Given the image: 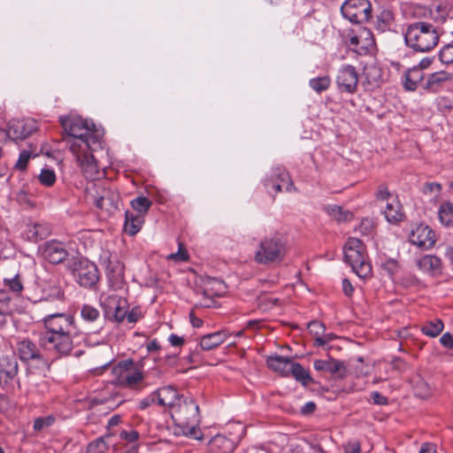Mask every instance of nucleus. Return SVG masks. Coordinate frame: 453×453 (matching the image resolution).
<instances>
[{
    "instance_id": "nucleus-8",
    "label": "nucleus",
    "mask_w": 453,
    "mask_h": 453,
    "mask_svg": "<svg viewBox=\"0 0 453 453\" xmlns=\"http://www.w3.org/2000/svg\"><path fill=\"white\" fill-rule=\"evenodd\" d=\"M19 360L15 354L0 357V388L8 390L14 384L20 388L21 381L19 378Z\"/></svg>"
},
{
    "instance_id": "nucleus-63",
    "label": "nucleus",
    "mask_w": 453,
    "mask_h": 453,
    "mask_svg": "<svg viewBox=\"0 0 453 453\" xmlns=\"http://www.w3.org/2000/svg\"><path fill=\"white\" fill-rule=\"evenodd\" d=\"M397 267H398V265H397V262L395 260H388L386 264H385V268L387 270H388V272L390 273H395L397 270Z\"/></svg>"
},
{
    "instance_id": "nucleus-37",
    "label": "nucleus",
    "mask_w": 453,
    "mask_h": 453,
    "mask_svg": "<svg viewBox=\"0 0 453 453\" xmlns=\"http://www.w3.org/2000/svg\"><path fill=\"white\" fill-rule=\"evenodd\" d=\"M12 310V298L10 293L5 289H0V313L4 317L5 323L6 315Z\"/></svg>"
},
{
    "instance_id": "nucleus-13",
    "label": "nucleus",
    "mask_w": 453,
    "mask_h": 453,
    "mask_svg": "<svg viewBox=\"0 0 453 453\" xmlns=\"http://www.w3.org/2000/svg\"><path fill=\"white\" fill-rule=\"evenodd\" d=\"M119 202V194L111 188L97 186L93 195V203L100 210L111 214L117 209Z\"/></svg>"
},
{
    "instance_id": "nucleus-15",
    "label": "nucleus",
    "mask_w": 453,
    "mask_h": 453,
    "mask_svg": "<svg viewBox=\"0 0 453 453\" xmlns=\"http://www.w3.org/2000/svg\"><path fill=\"white\" fill-rule=\"evenodd\" d=\"M349 45L358 55H367L375 45L372 33L365 27H360L357 34L349 36Z\"/></svg>"
},
{
    "instance_id": "nucleus-24",
    "label": "nucleus",
    "mask_w": 453,
    "mask_h": 453,
    "mask_svg": "<svg viewBox=\"0 0 453 453\" xmlns=\"http://www.w3.org/2000/svg\"><path fill=\"white\" fill-rule=\"evenodd\" d=\"M42 298L40 301H63L65 299L64 290L56 279H50L44 281L42 287Z\"/></svg>"
},
{
    "instance_id": "nucleus-11",
    "label": "nucleus",
    "mask_w": 453,
    "mask_h": 453,
    "mask_svg": "<svg viewBox=\"0 0 453 453\" xmlns=\"http://www.w3.org/2000/svg\"><path fill=\"white\" fill-rule=\"evenodd\" d=\"M265 186L268 188V192L273 191L275 194L283 190L291 192L295 189L288 173L281 166L273 167L271 170L270 176L265 180Z\"/></svg>"
},
{
    "instance_id": "nucleus-62",
    "label": "nucleus",
    "mask_w": 453,
    "mask_h": 453,
    "mask_svg": "<svg viewBox=\"0 0 453 453\" xmlns=\"http://www.w3.org/2000/svg\"><path fill=\"white\" fill-rule=\"evenodd\" d=\"M169 342L173 346H180L184 343V339L173 334L169 336Z\"/></svg>"
},
{
    "instance_id": "nucleus-16",
    "label": "nucleus",
    "mask_w": 453,
    "mask_h": 453,
    "mask_svg": "<svg viewBox=\"0 0 453 453\" xmlns=\"http://www.w3.org/2000/svg\"><path fill=\"white\" fill-rule=\"evenodd\" d=\"M16 351L18 353V359L19 358L24 363L36 361L42 365H47V360L42 354L40 349L30 339H23L17 342Z\"/></svg>"
},
{
    "instance_id": "nucleus-39",
    "label": "nucleus",
    "mask_w": 453,
    "mask_h": 453,
    "mask_svg": "<svg viewBox=\"0 0 453 453\" xmlns=\"http://www.w3.org/2000/svg\"><path fill=\"white\" fill-rule=\"evenodd\" d=\"M331 84V79L329 76H321L313 78L309 81L310 87L317 93L326 91Z\"/></svg>"
},
{
    "instance_id": "nucleus-20",
    "label": "nucleus",
    "mask_w": 453,
    "mask_h": 453,
    "mask_svg": "<svg viewBox=\"0 0 453 453\" xmlns=\"http://www.w3.org/2000/svg\"><path fill=\"white\" fill-rule=\"evenodd\" d=\"M42 257L51 264H60L68 256V251L63 242L50 241L44 243L42 248Z\"/></svg>"
},
{
    "instance_id": "nucleus-31",
    "label": "nucleus",
    "mask_w": 453,
    "mask_h": 453,
    "mask_svg": "<svg viewBox=\"0 0 453 453\" xmlns=\"http://www.w3.org/2000/svg\"><path fill=\"white\" fill-rule=\"evenodd\" d=\"M424 73L420 67L413 66L404 73V88L409 91H414L418 84L423 80Z\"/></svg>"
},
{
    "instance_id": "nucleus-49",
    "label": "nucleus",
    "mask_w": 453,
    "mask_h": 453,
    "mask_svg": "<svg viewBox=\"0 0 453 453\" xmlns=\"http://www.w3.org/2000/svg\"><path fill=\"white\" fill-rule=\"evenodd\" d=\"M31 158V152L28 150H23L20 152L19 159L15 165V167L19 170H25L27 167V165Z\"/></svg>"
},
{
    "instance_id": "nucleus-51",
    "label": "nucleus",
    "mask_w": 453,
    "mask_h": 453,
    "mask_svg": "<svg viewBox=\"0 0 453 453\" xmlns=\"http://www.w3.org/2000/svg\"><path fill=\"white\" fill-rule=\"evenodd\" d=\"M344 453H360L361 446L358 441L350 440L343 446Z\"/></svg>"
},
{
    "instance_id": "nucleus-54",
    "label": "nucleus",
    "mask_w": 453,
    "mask_h": 453,
    "mask_svg": "<svg viewBox=\"0 0 453 453\" xmlns=\"http://www.w3.org/2000/svg\"><path fill=\"white\" fill-rule=\"evenodd\" d=\"M370 396L374 404L382 406L387 405L388 403V398L377 391L372 392Z\"/></svg>"
},
{
    "instance_id": "nucleus-41",
    "label": "nucleus",
    "mask_w": 453,
    "mask_h": 453,
    "mask_svg": "<svg viewBox=\"0 0 453 453\" xmlns=\"http://www.w3.org/2000/svg\"><path fill=\"white\" fill-rule=\"evenodd\" d=\"M56 421L54 415H48L44 417H38L34 420V430L36 432L43 431L50 427Z\"/></svg>"
},
{
    "instance_id": "nucleus-6",
    "label": "nucleus",
    "mask_w": 453,
    "mask_h": 453,
    "mask_svg": "<svg viewBox=\"0 0 453 453\" xmlns=\"http://www.w3.org/2000/svg\"><path fill=\"white\" fill-rule=\"evenodd\" d=\"M286 254V246L278 236L263 239L255 254V260L262 265L280 262Z\"/></svg>"
},
{
    "instance_id": "nucleus-18",
    "label": "nucleus",
    "mask_w": 453,
    "mask_h": 453,
    "mask_svg": "<svg viewBox=\"0 0 453 453\" xmlns=\"http://www.w3.org/2000/svg\"><path fill=\"white\" fill-rule=\"evenodd\" d=\"M358 81V75L354 66L350 65H342L338 71L336 83L342 92L352 94L356 91Z\"/></svg>"
},
{
    "instance_id": "nucleus-53",
    "label": "nucleus",
    "mask_w": 453,
    "mask_h": 453,
    "mask_svg": "<svg viewBox=\"0 0 453 453\" xmlns=\"http://www.w3.org/2000/svg\"><path fill=\"white\" fill-rule=\"evenodd\" d=\"M441 11L446 18L453 19V0H445Z\"/></svg>"
},
{
    "instance_id": "nucleus-58",
    "label": "nucleus",
    "mask_w": 453,
    "mask_h": 453,
    "mask_svg": "<svg viewBox=\"0 0 453 453\" xmlns=\"http://www.w3.org/2000/svg\"><path fill=\"white\" fill-rule=\"evenodd\" d=\"M342 291L347 296H351L354 291V288L348 279H343L342 280Z\"/></svg>"
},
{
    "instance_id": "nucleus-1",
    "label": "nucleus",
    "mask_w": 453,
    "mask_h": 453,
    "mask_svg": "<svg viewBox=\"0 0 453 453\" xmlns=\"http://www.w3.org/2000/svg\"><path fill=\"white\" fill-rule=\"evenodd\" d=\"M45 332L40 334V344L56 358L71 356L84 339L76 327L73 315L65 312L49 314L42 319Z\"/></svg>"
},
{
    "instance_id": "nucleus-50",
    "label": "nucleus",
    "mask_w": 453,
    "mask_h": 453,
    "mask_svg": "<svg viewBox=\"0 0 453 453\" xmlns=\"http://www.w3.org/2000/svg\"><path fill=\"white\" fill-rule=\"evenodd\" d=\"M372 221L369 219H365L357 226V231H358L361 234L367 235L372 232Z\"/></svg>"
},
{
    "instance_id": "nucleus-4",
    "label": "nucleus",
    "mask_w": 453,
    "mask_h": 453,
    "mask_svg": "<svg viewBox=\"0 0 453 453\" xmlns=\"http://www.w3.org/2000/svg\"><path fill=\"white\" fill-rule=\"evenodd\" d=\"M170 413L175 424L182 428L183 434L200 439L197 436L199 407L193 398L183 396Z\"/></svg>"
},
{
    "instance_id": "nucleus-5",
    "label": "nucleus",
    "mask_w": 453,
    "mask_h": 453,
    "mask_svg": "<svg viewBox=\"0 0 453 453\" xmlns=\"http://www.w3.org/2000/svg\"><path fill=\"white\" fill-rule=\"evenodd\" d=\"M344 259L359 278L365 279L371 275L372 265L366 261L364 244L359 239H348L344 246Z\"/></svg>"
},
{
    "instance_id": "nucleus-44",
    "label": "nucleus",
    "mask_w": 453,
    "mask_h": 453,
    "mask_svg": "<svg viewBox=\"0 0 453 453\" xmlns=\"http://www.w3.org/2000/svg\"><path fill=\"white\" fill-rule=\"evenodd\" d=\"M38 179L42 185L51 187L56 182V174L52 169L43 168L42 169Z\"/></svg>"
},
{
    "instance_id": "nucleus-29",
    "label": "nucleus",
    "mask_w": 453,
    "mask_h": 453,
    "mask_svg": "<svg viewBox=\"0 0 453 453\" xmlns=\"http://www.w3.org/2000/svg\"><path fill=\"white\" fill-rule=\"evenodd\" d=\"M292 361L288 357L281 356H273L267 359V365L273 371L279 372L284 376L289 375V370Z\"/></svg>"
},
{
    "instance_id": "nucleus-55",
    "label": "nucleus",
    "mask_w": 453,
    "mask_h": 453,
    "mask_svg": "<svg viewBox=\"0 0 453 453\" xmlns=\"http://www.w3.org/2000/svg\"><path fill=\"white\" fill-rule=\"evenodd\" d=\"M156 403H157V396H156V394L154 391L140 402L139 408L141 410H144V409L148 408L149 406H150L151 404Z\"/></svg>"
},
{
    "instance_id": "nucleus-12",
    "label": "nucleus",
    "mask_w": 453,
    "mask_h": 453,
    "mask_svg": "<svg viewBox=\"0 0 453 453\" xmlns=\"http://www.w3.org/2000/svg\"><path fill=\"white\" fill-rule=\"evenodd\" d=\"M73 273L78 284L84 288H92L99 279L96 265L88 260L75 262Z\"/></svg>"
},
{
    "instance_id": "nucleus-23",
    "label": "nucleus",
    "mask_w": 453,
    "mask_h": 453,
    "mask_svg": "<svg viewBox=\"0 0 453 453\" xmlns=\"http://www.w3.org/2000/svg\"><path fill=\"white\" fill-rule=\"evenodd\" d=\"M155 394L157 396V403L161 406L168 407L170 412L183 397V395H179L177 390L172 386L158 388L155 391Z\"/></svg>"
},
{
    "instance_id": "nucleus-34",
    "label": "nucleus",
    "mask_w": 453,
    "mask_h": 453,
    "mask_svg": "<svg viewBox=\"0 0 453 453\" xmlns=\"http://www.w3.org/2000/svg\"><path fill=\"white\" fill-rule=\"evenodd\" d=\"M290 374L304 386H308L312 382V379L310 376L309 372L304 369L299 363L292 362L289 370V375Z\"/></svg>"
},
{
    "instance_id": "nucleus-19",
    "label": "nucleus",
    "mask_w": 453,
    "mask_h": 453,
    "mask_svg": "<svg viewBox=\"0 0 453 453\" xmlns=\"http://www.w3.org/2000/svg\"><path fill=\"white\" fill-rule=\"evenodd\" d=\"M37 129L34 119H14L9 124L8 135L14 140H23Z\"/></svg>"
},
{
    "instance_id": "nucleus-30",
    "label": "nucleus",
    "mask_w": 453,
    "mask_h": 453,
    "mask_svg": "<svg viewBox=\"0 0 453 453\" xmlns=\"http://www.w3.org/2000/svg\"><path fill=\"white\" fill-rule=\"evenodd\" d=\"M143 224V217L127 211L125 213L124 229L127 234L133 236L136 234L142 228Z\"/></svg>"
},
{
    "instance_id": "nucleus-42",
    "label": "nucleus",
    "mask_w": 453,
    "mask_h": 453,
    "mask_svg": "<svg viewBox=\"0 0 453 453\" xmlns=\"http://www.w3.org/2000/svg\"><path fill=\"white\" fill-rule=\"evenodd\" d=\"M4 281L5 287H7L9 290L16 296H19L24 288L23 282L19 274H16L14 277L10 279H4Z\"/></svg>"
},
{
    "instance_id": "nucleus-47",
    "label": "nucleus",
    "mask_w": 453,
    "mask_h": 453,
    "mask_svg": "<svg viewBox=\"0 0 453 453\" xmlns=\"http://www.w3.org/2000/svg\"><path fill=\"white\" fill-rule=\"evenodd\" d=\"M308 329L315 338H319L325 333L326 326L319 321L312 320L308 323Z\"/></svg>"
},
{
    "instance_id": "nucleus-21",
    "label": "nucleus",
    "mask_w": 453,
    "mask_h": 453,
    "mask_svg": "<svg viewBox=\"0 0 453 453\" xmlns=\"http://www.w3.org/2000/svg\"><path fill=\"white\" fill-rule=\"evenodd\" d=\"M105 270L111 287L114 289L121 288L124 283V265L116 257H111Z\"/></svg>"
},
{
    "instance_id": "nucleus-28",
    "label": "nucleus",
    "mask_w": 453,
    "mask_h": 453,
    "mask_svg": "<svg viewBox=\"0 0 453 453\" xmlns=\"http://www.w3.org/2000/svg\"><path fill=\"white\" fill-rule=\"evenodd\" d=\"M50 234V228L45 224L29 223L24 232L25 238L32 242H36L46 238Z\"/></svg>"
},
{
    "instance_id": "nucleus-48",
    "label": "nucleus",
    "mask_w": 453,
    "mask_h": 453,
    "mask_svg": "<svg viewBox=\"0 0 453 453\" xmlns=\"http://www.w3.org/2000/svg\"><path fill=\"white\" fill-rule=\"evenodd\" d=\"M375 197L378 201H387L392 198V194L388 191L386 185L381 184L378 187V190L375 193Z\"/></svg>"
},
{
    "instance_id": "nucleus-26",
    "label": "nucleus",
    "mask_w": 453,
    "mask_h": 453,
    "mask_svg": "<svg viewBox=\"0 0 453 453\" xmlns=\"http://www.w3.org/2000/svg\"><path fill=\"white\" fill-rule=\"evenodd\" d=\"M383 214L390 224H397L404 219L402 205L396 197L387 203Z\"/></svg>"
},
{
    "instance_id": "nucleus-64",
    "label": "nucleus",
    "mask_w": 453,
    "mask_h": 453,
    "mask_svg": "<svg viewBox=\"0 0 453 453\" xmlns=\"http://www.w3.org/2000/svg\"><path fill=\"white\" fill-rule=\"evenodd\" d=\"M419 453H436V449H435L434 445L430 444V443H424L421 446Z\"/></svg>"
},
{
    "instance_id": "nucleus-46",
    "label": "nucleus",
    "mask_w": 453,
    "mask_h": 453,
    "mask_svg": "<svg viewBox=\"0 0 453 453\" xmlns=\"http://www.w3.org/2000/svg\"><path fill=\"white\" fill-rule=\"evenodd\" d=\"M108 449L103 437L97 438L88 446V453H104Z\"/></svg>"
},
{
    "instance_id": "nucleus-60",
    "label": "nucleus",
    "mask_w": 453,
    "mask_h": 453,
    "mask_svg": "<svg viewBox=\"0 0 453 453\" xmlns=\"http://www.w3.org/2000/svg\"><path fill=\"white\" fill-rule=\"evenodd\" d=\"M316 409V404L313 402H307L301 409V413L308 415L312 413Z\"/></svg>"
},
{
    "instance_id": "nucleus-3",
    "label": "nucleus",
    "mask_w": 453,
    "mask_h": 453,
    "mask_svg": "<svg viewBox=\"0 0 453 453\" xmlns=\"http://www.w3.org/2000/svg\"><path fill=\"white\" fill-rule=\"evenodd\" d=\"M439 39L438 27L429 22L411 23L404 33L407 46L418 52H427L433 50L438 44Z\"/></svg>"
},
{
    "instance_id": "nucleus-38",
    "label": "nucleus",
    "mask_w": 453,
    "mask_h": 453,
    "mask_svg": "<svg viewBox=\"0 0 453 453\" xmlns=\"http://www.w3.org/2000/svg\"><path fill=\"white\" fill-rule=\"evenodd\" d=\"M151 202L145 196H138L131 201L132 208L136 211L135 214L143 217L149 211Z\"/></svg>"
},
{
    "instance_id": "nucleus-10",
    "label": "nucleus",
    "mask_w": 453,
    "mask_h": 453,
    "mask_svg": "<svg viewBox=\"0 0 453 453\" xmlns=\"http://www.w3.org/2000/svg\"><path fill=\"white\" fill-rule=\"evenodd\" d=\"M101 306L104 309V317L117 322H122L126 319L128 303L125 298L115 294L102 296Z\"/></svg>"
},
{
    "instance_id": "nucleus-2",
    "label": "nucleus",
    "mask_w": 453,
    "mask_h": 453,
    "mask_svg": "<svg viewBox=\"0 0 453 453\" xmlns=\"http://www.w3.org/2000/svg\"><path fill=\"white\" fill-rule=\"evenodd\" d=\"M66 136L65 142L71 152L102 149L103 134L93 123L76 116L60 117Z\"/></svg>"
},
{
    "instance_id": "nucleus-36",
    "label": "nucleus",
    "mask_w": 453,
    "mask_h": 453,
    "mask_svg": "<svg viewBox=\"0 0 453 453\" xmlns=\"http://www.w3.org/2000/svg\"><path fill=\"white\" fill-rule=\"evenodd\" d=\"M438 217L442 225L447 226L453 225V203H441L438 211Z\"/></svg>"
},
{
    "instance_id": "nucleus-9",
    "label": "nucleus",
    "mask_w": 453,
    "mask_h": 453,
    "mask_svg": "<svg viewBox=\"0 0 453 453\" xmlns=\"http://www.w3.org/2000/svg\"><path fill=\"white\" fill-rule=\"evenodd\" d=\"M342 16L353 24H362L372 17V5L368 0H346L341 7Z\"/></svg>"
},
{
    "instance_id": "nucleus-57",
    "label": "nucleus",
    "mask_w": 453,
    "mask_h": 453,
    "mask_svg": "<svg viewBox=\"0 0 453 453\" xmlns=\"http://www.w3.org/2000/svg\"><path fill=\"white\" fill-rule=\"evenodd\" d=\"M441 344L448 349H453V335L447 332L440 338Z\"/></svg>"
},
{
    "instance_id": "nucleus-14",
    "label": "nucleus",
    "mask_w": 453,
    "mask_h": 453,
    "mask_svg": "<svg viewBox=\"0 0 453 453\" xmlns=\"http://www.w3.org/2000/svg\"><path fill=\"white\" fill-rule=\"evenodd\" d=\"M96 150L89 149L85 151L72 152L75 156L85 178L90 180L99 179L104 174V173L100 172V166L92 153Z\"/></svg>"
},
{
    "instance_id": "nucleus-56",
    "label": "nucleus",
    "mask_w": 453,
    "mask_h": 453,
    "mask_svg": "<svg viewBox=\"0 0 453 453\" xmlns=\"http://www.w3.org/2000/svg\"><path fill=\"white\" fill-rule=\"evenodd\" d=\"M334 338L333 334H325L323 333L319 338H315V346L320 347L325 346L329 342H331Z\"/></svg>"
},
{
    "instance_id": "nucleus-25",
    "label": "nucleus",
    "mask_w": 453,
    "mask_h": 453,
    "mask_svg": "<svg viewBox=\"0 0 453 453\" xmlns=\"http://www.w3.org/2000/svg\"><path fill=\"white\" fill-rule=\"evenodd\" d=\"M418 267L429 274H440L442 271V262L440 257L434 255H425L417 262Z\"/></svg>"
},
{
    "instance_id": "nucleus-7",
    "label": "nucleus",
    "mask_w": 453,
    "mask_h": 453,
    "mask_svg": "<svg viewBox=\"0 0 453 453\" xmlns=\"http://www.w3.org/2000/svg\"><path fill=\"white\" fill-rule=\"evenodd\" d=\"M115 383L127 388H134L142 380V372L133 360L120 361L112 369Z\"/></svg>"
},
{
    "instance_id": "nucleus-40",
    "label": "nucleus",
    "mask_w": 453,
    "mask_h": 453,
    "mask_svg": "<svg viewBox=\"0 0 453 453\" xmlns=\"http://www.w3.org/2000/svg\"><path fill=\"white\" fill-rule=\"evenodd\" d=\"M326 211L337 221H346L351 218V214L348 211H343L342 207L337 205L326 206Z\"/></svg>"
},
{
    "instance_id": "nucleus-52",
    "label": "nucleus",
    "mask_w": 453,
    "mask_h": 453,
    "mask_svg": "<svg viewBox=\"0 0 453 453\" xmlns=\"http://www.w3.org/2000/svg\"><path fill=\"white\" fill-rule=\"evenodd\" d=\"M120 438L128 441V442H134L139 438V433L135 430L131 431H121L119 434Z\"/></svg>"
},
{
    "instance_id": "nucleus-35",
    "label": "nucleus",
    "mask_w": 453,
    "mask_h": 453,
    "mask_svg": "<svg viewBox=\"0 0 453 453\" xmlns=\"http://www.w3.org/2000/svg\"><path fill=\"white\" fill-rule=\"evenodd\" d=\"M444 324L441 319H434L426 322L421 326V331L424 334L429 337L438 336L443 330Z\"/></svg>"
},
{
    "instance_id": "nucleus-43",
    "label": "nucleus",
    "mask_w": 453,
    "mask_h": 453,
    "mask_svg": "<svg viewBox=\"0 0 453 453\" xmlns=\"http://www.w3.org/2000/svg\"><path fill=\"white\" fill-rule=\"evenodd\" d=\"M414 393L419 398H426L431 394V389L426 381L422 378H418L414 384Z\"/></svg>"
},
{
    "instance_id": "nucleus-27",
    "label": "nucleus",
    "mask_w": 453,
    "mask_h": 453,
    "mask_svg": "<svg viewBox=\"0 0 453 453\" xmlns=\"http://www.w3.org/2000/svg\"><path fill=\"white\" fill-rule=\"evenodd\" d=\"M229 333L226 330H219L211 334L203 335L200 340V346L203 350H211L221 343L228 337Z\"/></svg>"
},
{
    "instance_id": "nucleus-22",
    "label": "nucleus",
    "mask_w": 453,
    "mask_h": 453,
    "mask_svg": "<svg viewBox=\"0 0 453 453\" xmlns=\"http://www.w3.org/2000/svg\"><path fill=\"white\" fill-rule=\"evenodd\" d=\"M81 318L82 321L95 329L91 330L90 333H98L102 329L103 318L100 311L88 303H84L81 307Z\"/></svg>"
},
{
    "instance_id": "nucleus-32",
    "label": "nucleus",
    "mask_w": 453,
    "mask_h": 453,
    "mask_svg": "<svg viewBox=\"0 0 453 453\" xmlns=\"http://www.w3.org/2000/svg\"><path fill=\"white\" fill-rule=\"evenodd\" d=\"M314 368L317 371L328 372L335 374L344 370L343 363L334 358L328 360L317 359L314 361Z\"/></svg>"
},
{
    "instance_id": "nucleus-33",
    "label": "nucleus",
    "mask_w": 453,
    "mask_h": 453,
    "mask_svg": "<svg viewBox=\"0 0 453 453\" xmlns=\"http://www.w3.org/2000/svg\"><path fill=\"white\" fill-rule=\"evenodd\" d=\"M452 79V74L445 72H435L429 75L426 88L431 91H437L446 81Z\"/></svg>"
},
{
    "instance_id": "nucleus-45",
    "label": "nucleus",
    "mask_w": 453,
    "mask_h": 453,
    "mask_svg": "<svg viewBox=\"0 0 453 453\" xmlns=\"http://www.w3.org/2000/svg\"><path fill=\"white\" fill-rule=\"evenodd\" d=\"M439 58L443 64L453 63V40L441 49Z\"/></svg>"
},
{
    "instance_id": "nucleus-61",
    "label": "nucleus",
    "mask_w": 453,
    "mask_h": 453,
    "mask_svg": "<svg viewBox=\"0 0 453 453\" xmlns=\"http://www.w3.org/2000/svg\"><path fill=\"white\" fill-rule=\"evenodd\" d=\"M126 319L129 323H134L139 319V312L133 309L132 311H128V308L127 309V316Z\"/></svg>"
},
{
    "instance_id": "nucleus-17",
    "label": "nucleus",
    "mask_w": 453,
    "mask_h": 453,
    "mask_svg": "<svg viewBox=\"0 0 453 453\" xmlns=\"http://www.w3.org/2000/svg\"><path fill=\"white\" fill-rule=\"evenodd\" d=\"M409 241L413 245H416L423 250H429L434 247L435 243V234L426 225L416 226L409 234Z\"/></svg>"
},
{
    "instance_id": "nucleus-59",
    "label": "nucleus",
    "mask_w": 453,
    "mask_h": 453,
    "mask_svg": "<svg viewBox=\"0 0 453 453\" xmlns=\"http://www.w3.org/2000/svg\"><path fill=\"white\" fill-rule=\"evenodd\" d=\"M424 188H425V192L439 193L441 189V186L440 183H437V182H430V183H426L425 185Z\"/></svg>"
}]
</instances>
